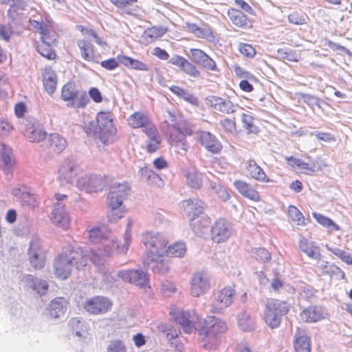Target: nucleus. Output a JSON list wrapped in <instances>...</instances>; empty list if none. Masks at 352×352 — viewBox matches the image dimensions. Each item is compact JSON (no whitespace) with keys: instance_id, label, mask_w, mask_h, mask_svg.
<instances>
[{"instance_id":"f257e3e1","label":"nucleus","mask_w":352,"mask_h":352,"mask_svg":"<svg viewBox=\"0 0 352 352\" xmlns=\"http://www.w3.org/2000/svg\"><path fill=\"white\" fill-rule=\"evenodd\" d=\"M142 242L146 248L148 259L155 265L152 267L154 272L164 273L168 270L164 263L167 241L160 234L146 232L142 235Z\"/></svg>"},{"instance_id":"f03ea898","label":"nucleus","mask_w":352,"mask_h":352,"mask_svg":"<svg viewBox=\"0 0 352 352\" xmlns=\"http://www.w3.org/2000/svg\"><path fill=\"white\" fill-rule=\"evenodd\" d=\"M132 221L129 220L127 229L124 234V244L122 246L118 245L117 241L111 236L106 242H102L101 246L96 250H91V261L99 265L103 263L104 260L111 256L114 253L126 254L131 241V226Z\"/></svg>"},{"instance_id":"7ed1b4c3","label":"nucleus","mask_w":352,"mask_h":352,"mask_svg":"<svg viewBox=\"0 0 352 352\" xmlns=\"http://www.w3.org/2000/svg\"><path fill=\"white\" fill-rule=\"evenodd\" d=\"M227 329L225 321L214 316H208L199 331L204 342V347L207 349L216 347L219 342V334L226 332Z\"/></svg>"},{"instance_id":"20e7f679","label":"nucleus","mask_w":352,"mask_h":352,"mask_svg":"<svg viewBox=\"0 0 352 352\" xmlns=\"http://www.w3.org/2000/svg\"><path fill=\"white\" fill-rule=\"evenodd\" d=\"M290 308V305L286 301L269 298L263 310V319L270 329H277L280 326L282 316L287 315Z\"/></svg>"},{"instance_id":"39448f33","label":"nucleus","mask_w":352,"mask_h":352,"mask_svg":"<svg viewBox=\"0 0 352 352\" xmlns=\"http://www.w3.org/2000/svg\"><path fill=\"white\" fill-rule=\"evenodd\" d=\"M172 129L168 138L170 144L186 151L188 144L186 137L193 134V125L187 120L181 119L172 125Z\"/></svg>"},{"instance_id":"423d86ee","label":"nucleus","mask_w":352,"mask_h":352,"mask_svg":"<svg viewBox=\"0 0 352 352\" xmlns=\"http://www.w3.org/2000/svg\"><path fill=\"white\" fill-rule=\"evenodd\" d=\"M236 294L234 285L225 286L214 293V298L210 306L212 313L221 314L234 302Z\"/></svg>"},{"instance_id":"0eeeda50","label":"nucleus","mask_w":352,"mask_h":352,"mask_svg":"<svg viewBox=\"0 0 352 352\" xmlns=\"http://www.w3.org/2000/svg\"><path fill=\"white\" fill-rule=\"evenodd\" d=\"M60 98L67 102V106L76 109L84 108L88 102L86 93L78 91L75 84L72 82L66 83L63 86Z\"/></svg>"},{"instance_id":"6e6552de","label":"nucleus","mask_w":352,"mask_h":352,"mask_svg":"<svg viewBox=\"0 0 352 352\" xmlns=\"http://www.w3.org/2000/svg\"><path fill=\"white\" fill-rule=\"evenodd\" d=\"M98 133L103 144H107L109 138L116 133L113 113L111 111H100L96 116Z\"/></svg>"},{"instance_id":"1a4fd4ad","label":"nucleus","mask_w":352,"mask_h":352,"mask_svg":"<svg viewBox=\"0 0 352 352\" xmlns=\"http://www.w3.org/2000/svg\"><path fill=\"white\" fill-rule=\"evenodd\" d=\"M62 252L63 256H65L72 267H75L78 270L85 267L87 265L88 261H91V252L87 254L80 248L68 245L63 248Z\"/></svg>"},{"instance_id":"9d476101","label":"nucleus","mask_w":352,"mask_h":352,"mask_svg":"<svg viewBox=\"0 0 352 352\" xmlns=\"http://www.w3.org/2000/svg\"><path fill=\"white\" fill-rule=\"evenodd\" d=\"M118 276L124 282L135 284L144 289L145 292H151V287L148 285V275L142 271L124 270L118 274Z\"/></svg>"},{"instance_id":"9b49d317","label":"nucleus","mask_w":352,"mask_h":352,"mask_svg":"<svg viewBox=\"0 0 352 352\" xmlns=\"http://www.w3.org/2000/svg\"><path fill=\"white\" fill-rule=\"evenodd\" d=\"M232 232L231 223L224 218H219L211 228V239L216 243H224L231 236Z\"/></svg>"},{"instance_id":"f8f14e48","label":"nucleus","mask_w":352,"mask_h":352,"mask_svg":"<svg viewBox=\"0 0 352 352\" xmlns=\"http://www.w3.org/2000/svg\"><path fill=\"white\" fill-rule=\"evenodd\" d=\"M112 302L107 297L96 296L87 299L83 308L88 313L93 315L104 314L111 310Z\"/></svg>"},{"instance_id":"ddd939ff","label":"nucleus","mask_w":352,"mask_h":352,"mask_svg":"<svg viewBox=\"0 0 352 352\" xmlns=\"http://www.w3.org/2000/svg\"><path fill=\"white\" fill-rule=\"evenodd\" d=\"M28 254V261L34 270H41L45 266L47 252L40 241H32Z\"/></svg>"},{"instance_id":"4468645a","label":"nucleus","mask_w":352,"mask_h":352,"mask_svg":"<svg viewBox=\"0 0 352 352\" xmlns=\"http://www.w3.org/2000/svg\"><path fill=\"white\" fill-rule=\"evenodd\" d=\"M169 314L173 316L174 321L181 326L184 333H190L195 329L197 319V316L195 313L191 314L189 311L172 307Z\"/></svg>"},{"instance_id":"2eb2a0df","label":"nucleus","mask_w":352,"mask_h":352,"mask_svg":"<svg viewBox=\"0 0 352 352\" xmlns=\"http://www.w3.org/2000/svg\"><path fill=\"white\" fill-rule=\"evenodd\" d=\"M127 124L133 129H142L146 133L149 130L157 127L152 122L149 115L144 111H138L131 113L126 120Z\"/></svg>"},{"instance_id":"dca6fc26","label":"nucleus","mask_w":352,"mask_h":352,"mask_svg":"<svg viewBox=\"0 0 352 352\" xmlns=\"http://www.w3.org/2000/svg\"><path fill=\"white\" fill-rule=\"evenodd\" d=\"M50 219L51 223L58 228L67 230L70 228L71 217L64 205L54 204Z\"/></svg>"},{"instance_id":"f3484780","label":"nucleus","mask_w":352,"mask_h":352,"mask_svg":"<svg viewBox=\"0 0 352 352\" xmlns=\"http://www.w3.org/2000/svg\"><path fill=\"white\" fill-rule=\"evenodd\" d=\"M207 104L222 114H232L236 111V106L229 99L216 96H210L206 98Z\"/></svg>"},{"instance_id":"a211bd4d","label":"nucleus","mask_w":352,"mask_h":352,"mask_svg":"<svg viewBox=\"0 0 352 352\" xmlns=\"http://www.w3.org/2000/svg\"><path fill=\"white\" fill-rule=\"evenodd\" d=\"M23 134L32 142H39L47 137V133L43 126L36 120L27 122L23 129Z\"/></svg>"},{"instance_id":"6ab92c4d","label":"nucleus","mask_w":352,"mask_h":352,"mask_svg":"<svg viewBox=\"0 0 352 352\" xmlns=\"http://www.w3.org/2000/svg\"><path fill=\"white\" fill-rule=\"evenodd\" d=\"M209 287V277L206 274L197 272L193 274L190 287V294L192 296L199 297L204 294Z\"/></svg>"},{"instance_id":"aec40b11","label":"nucleus","mask_w":352,"mask_h":352,"mask_svg":"<svg viewBox=\"0 0 352 352\" xmlns=\"http://www.w3.org/2000/svg\"><path fill=\"white\" fill-rule=\"evenodd\" d=\"M190 58L205 69L212 72L219 71L215 61L204 51L200 49L192 48L190 50Z\"/></svg>"},{"instance_id":"412c9836","label":"nucleus","mask_w":352,"mask_h":352,"mask_svg":"<svg viewBox=\"0 0 352 352\" xmlns=\"http://www.w3.org/2000/svg\"><path fill=\"white\" fill-rule=\"evenodd\" d=\"M197 140L208 151L217 154L222 150V144L215 135L208 131L198 133Z\"/></svg>"},{"instance_id":"4be33fe9","label":"nucleus","mask_w":352,"mask_h":352,"mask_svg":"<svg viewBox=\"0 0 352 352\" xmlns=\"http://www.w3.org/2000/svg\"><path fill=\"white\" fill-rule=\"evenodd\" d=\"M77 46L80 51L82 59L90 63H98L100 54H96L94 45L87 39H80L77 41Z\"/></svg>"},{"instance_id":"5701e85b","label":"nucleus","mask_w":352,"mask_h":352,"mask_svg":"<svg viewBox=\"0 0 352 352\" xmlns=\"http://www.w3.org/2000/svg\"><path fill=\"white\" fill-rule=\"evenodd\" d=\"M234 186L243 197L255 203L261 201L260 192L250 183L239 179L234 182Z\"/></svg>"},{"instance_id":"b1692460","label":"nucleus","mask_w":352,"mask_h":352,"mask_svg":"<svg viewBox=\"0 0 352 352\" xmlns=\"http://www.w3.org/2000/svg\"><path fill=\"white\" fill-rule=\"evenodd\" d=\"M299 316L302 322L305 323L317 322L325 318L324 309L317 305H310L304 308Z\"/></svg>"},{"instance_id":"393cba45","label":"nucleus","mask_w":352,"mask_h":352,"mask_svg":"<svg viewBox=\"0 0 352 352\" xmlns=\"http://www.w3.org/2000/svg\"><path fill=\"white\" fill-rule=\"evenodd\" d=\"M182 208L189 219L193 221L203 213L204 206L201 200L189 199L182 201Z\"/></svg>"},{"instance_id":"a878e982","label":"nucleus","mask_w":352,"mask_h":352,"mask_svg":"<svg viewBox=\"0 0 352 352\" xmlns=\"http://www.w3.org/2000/svg\"><path fill=\"white\" fill-rule=\"evenodd\" d=\"M169 62L170 64L179 67L184 74L190 77L198 78L200 76V72L196 65L181 56L175 55L173 56Z\"/></svg>"},{"instance_id":"bb28decb","label":"nucleus","mask_w":352,"mask_h":352,"mask_svg":"<svg viewBox=\"0 0 352 352\" xmlns=\"http://www.w3.org/2000/svg\"><path fill=\"white\" fill-rule=\"evenodd\" d=\"M72 266L63 252L54 261V273L56 278L62 280L67 278L72 273Z\"/></svg>"},{"instance_id":"cd10ccee","label":"nucleus","mask_w":352,"mask_h":352,"mask_svg":"<svg viewBox=\"0 0 352 352\" xmlns=\"http://www.w3.org/2000/svg\"><path fill=\"white\" fill-rule=\"evenodd\" d=\"M42 82L45 91L49 94H53L56 90L57 75L50 66H46L41 72Z\"/></svg>"},{"instance_id":"c85d7f7f","label":"nucleus","mask_w":352,"mask_h":352,"mask_svg":"<svg viewBox=\"0 0 352 352\" xmlns=\"http://www.w3.org/2000/svg\"><path fill=\"white\" fill-rule=\"evenodd\" d=\"M103 185L102 179L98 176L84 177L78 181L79 188L89 193L101 190Z\"/></svg>"},{"instance_id":"c756f323","label":"nucleus","mask_w":352,"mask_h":352,"mask_svg":"<svg viewBox=\"0 0 352 352\" xmlns=\"http://www.w3.org/2000/svg\"><path fill=\"white\" fill-rule=\"evenodd\" d=\"M186 28L187 30L195 34L197 37L212 42L215 40L216 36L212 29L206 25L205 27H199L196 23L186 22Z\"/></svg>"},{"instance_id":"7c9ffc66","label":"nucleus","mask_w":352,"mask_h":352,"mask_svg":"<svg viewBox=\"0 0 352 352\" xmlns=\"http://www.w3.org/2000/svg\"><path fill=\"white\" fill-rule=\"evenodd\" d=\"M185 178L188 187L199 189L203 185L204 174L200 172L195 166H190L185 170Z\"/></svg>"},{"instance_id":"2f4dec72","label":"nucleus","mask_w":352,"mask_h":352,"mask_svg":"<svg viewBox=\"0 0 352 352\" xmlns=\"http://www.w3.org/2000/svg\"><path fill=\"white\" fill-rule=\"evenodd\" d=\"M245 170L249 177L263 183L272 182L263 169L254 160H250L245 163Z\"/></svg>"},{"instance_id":"473e14b6","label":"nucleus","mask_w":352,"mask_h":352,"mask_svg":"<svg viewBox=\"0 0 352 352\" xmlns=\"http://www.w3.org/2000/svg\"><path fill=\"white\" fill-rule=\"evenodd\" d=\"M45 146L52 152L59 154L67 146L66 139L58 133H52L49 135L45 142Z\"/></svg>"},{"instance_id":"72a5a7b5","label":"nucleus","mask_w":352,"mask_h":352,"mask_svg":"<svg viewBox=\"0 0 352 352\" xmlns=\"http://www.w3.org/2000/svg\"><path fill=\"white\" fill-rule=\"evenodd\" d=\"M80 169L76 163L66 160L58 170L59 177L66 182H72L79 174Z\"/></svg>"},{"instance_id":"f704fd0d","label":"nucleus","mask_w":352,"mask_h":352,"mask_svg":"<svg viewBox=\"0 0 352 352\" xmlns=\"http://www.w3.org/2000/svg\"><path fill=\"white\" fill-rule=\"evenodd\" d=\"M227 14L232 24L240 28H250L252 27L251 21L241 10L230 8L228 10Z\"/></svg>"},{"instance_id":"c9c22d12","label":"nucleus","mask_w":352,"mask_h":352,"mask_svg":"<svg viewBox=\"0 0 352 352\" xmlns=\"http://www.w3.org/2000/svg\"><path fill=\"white\" fill-rule=\"evenodd\" d=\"M293 346L296 352L311 351V342L310 337L302 333L299 327L296 329L293 340Z\"/></svg>"},{"instance_id":"e433bc0d","label":"nucleus","mask_w":352,"mask_h":352,"mask_svg":"<svg viewBox=\"0 0 352 352\" xmlns=\"http://www.w3.org/2000/svg\"><path fill=\"white\" fill-rule=\"evenodd\" d=\"M166 32L167 29L162 27L153 26L147 28L142 35L140 42L147 46L162 37Z\"/></svg>"},{"instance_id":"4c0bfd02","label":"nucleus","mask_w":352,"mask_h":352,"mask_svg":"<svg viewBox=\"0 0 352 352\" xmlns=\"http://www.w3.org/2000/svg\"><path fill=\"white\" fill-rule=\"evenodd\" d=\"M298 245L300 250L310 258L317 261L321 258L320 248L314 241L303 238L299 241Z\"/></svg>"},{"instance_id":"58836bf2","label":"nucleus","mask_w":352,"mask_h":352,"mask_svg":"<svg viewBox=\"0 0 352 352\" xmlns=\"http://www.w3.org/2000/svg\"><path fill=\"white\" fill-rule=\"evenodd\" d=\"M285 160L292 168H298L304 173L310 174L316 171L315 163L313 161L305 162L293 156L286 157Z\"/></svg>"},{"instance_id":"ea45409f","label":"nucleus","mask_w":352,"mask_h":352,"mask_svg":"<svg viewBox=\"0 0 352 352\" xmlns=\"http://www.w3.org/2000/svg\"><path fill=\"white\" fill-rule=\"evenodd\" d=\"M67 304V301L62 297L56 298L52 300L47 308L50 317L57 318L64 315Z\"/></svg>"},{"instance_id":"a19ab883","label":"nucleus","mask_w":352,"mask_h":352,"mask_svg":"<svg viewBox=\"0 0 352 352\" xmlns=\"http://www.w3.org/2000/svg\"><path fill=\"white\" fill-rule=\"evenodd\" d=\"M144 134L148 137L145 147L146 151L150 154L155 153L160 148L162 141L157 128L149 130Z\"/></svg>"},{"instance_id":"79ce46f5","label":"nucleus","mask_w":352,"mask_h":352,"mask_svg":"<svg viewBox=\"0 0 352 352\" xmlns=\"http://www.w3.org/2000/svg\"><path fill=\"white\" fill-rule=\"evenodd\" d=\"M126 213L125 207L122 200H109L107 217L111 221H116L122 218Z\"/></svg>"},{"instance_id":"37998d69","label":"nucleus","mask_w":352,"mask_h":352,"mask_svg":"<svg viewBox=\"0 0 352 352\" xmlns=\"http://www.w3.org/2000/svg\"><path fill=\"white\" fill-rule=\"evenodd\" d=\"M141 176L147 181L148 184L154 188H162L164 186L163 179L155 171L147 167L140 169Z\"/></svg>"},{"instance_id":"c03bdc74","label":"nucleus","mask_w":352,"mask_h":352,"mask_svg":"<svg viewBox=\"0 0 352 352\" xmlns=\"http://www.w3.org/2000/svg\"><path fill=\"white\" fill-rule=\"evenodd\" d=\"M111 231L100 227H94L89 230V238L93 243L106 242L111 236Z\"/></svg>"},{"instance_id":"a18cd8bd","label":"nucleus","mask_w":352,"mask_h":352,"mask_svg":"<svg viewBox=\"0 0 352 352\" xmlns=\"http://www.w3.org/2000/svg\"><path fill=\"white\" fill-rule=\"evenodd\" d=\"M169 90L179 98L184 99L187 102L197 106L199 104L198 98L192 94L189 93L185 89L177 85H172L169 87Z\"/></svg>"},{"instance_id":"49530a36","label":"nucleus","mask_w":352,"mask_h":352,"mask_svg":"<svg viewBox=\"0 0 352 352\" xmlns=\"http://www.w3.org/2000/svg\"><path fill=\"white\" fill-rule=\"evenodd\" d=\"M130 191V187L126 182L111 186L109 192V200H122L124 199Z\"/></svg>"},{"instance_id":"de8ad7c7","label":"nucleus","mask_w":352,"mask_h":352,"mask_svg":"<svg viewBox=\"0 0 352 352\" xmlns=\"http://www.w3.org/2000/svg\"><path fill=\"white\" fill-rule=\"evenodd\" d=\"M186 253V245L182 241H177L166 247L165 256L183 257Z\"/></svg>"},{"instance_id":"09e8293b","label":"nucleus","mask_w":352,"mask_h":352,"mask_svg":"<svg viewBox=\"0 0 352 352\" xmlns=\"http://www.w3.org/2000/svg\"><path fill=\"white\" fill-rule=\"evenodd\" d=\"M287 213L289 219L297 226H305L309 222V219H305L303 214L294 206H289Z\"/></svg>"},{"instance_id":"8fccbe9b","label":"nucleus","mask_w":352,"mask_h":352,"mask_svg":"<svg viewBox=\"0 0 352 352\" xmlns=\"http://www.w3.org/2000/svg\"><path fill=\"white\" fill-rule=\"evenodd\" d=\"M25 280L30 287L36 290L41 295L45 294L48 290V284L45 280H39L32 275H28L25 276Z\"/></svg>"},{"instance_id":"3c124183","label":"nucleus","mask_w":352,"mask_h":352,"mask_svg":"<svg viewBox=\"0 0 352 352\" xmlns=\"http://www.w3.org/2000/svg\"><path fill=\"white\" fill-rule=\"evenodd\" d=\"M313 217L322 226L327 228L329 231H339L340 227L336 224L331 219L318 212H312Z\"/></svg>"},{"instance_id":"603ef678","label":"nucleus","mask_w":352,"mask_h":352,"mask_svg":"<svg viewBox=\"0 0 352 352\" xmlns=\"http://www.w3.org/2000/svg\"><path fill=\"white\" fill-rule=\"evenodd\" d=\"M68 326L73 333H75L76 335L80 337L82 336L88 330L87 325L85 321L78 318L70 319Z\"/></svg>"},{"instance_id":"864d4df0","label":"nucleus","mask_w":352,"mask_h":352,"mask_svg":"<svg viewBox=\"0 0 352 352\" xmlns=\"http://www.w3.org/2000/svg\"><path fill=\"white\" fill-rule=\"evenodd\" d=\"M50 43L41 42L37 45L36 50L43 57L48 60H55L57 55L55 50L51 47Z\"/></svg>"},{"instance_id":"5fc2aeb1","label":"nucleus","mask_w":352,"mask_h":352,"mask_svg":"<svg viewBox=\"0 0 352 352\" xmlns=\"http://www.w3.org/2000/svg\"><path fill=\"white\" fill-rule=\"evenodd\" d=\"M21 203L23 207H26L31 210H34L37 208L39 204V201L36 196L28 192L22 193L21 196Z\"/></svg>"},{"instance_id":"6e6d98bb","label":"nucleus","mask_w":352,"mask_h":352,"mask_svg":"<svg viewBox=\"0 0 352 352\" xmlns=\"http://www.w3.org/2000/svg\"><path fill=\"white\" fill-rule=\"evenodd\" d=\"M254 118L250 113H243L241 115V122L243 127L248 133H256L258 132V128L254 124Z\"/></svg>"},{"instance_id":"4d7b16f0","label":"nucleus","mask_w":352,"mask_h":352,"mask_svg":"<svg viewBox=\"0 0 352 352\" xmlns=\"http://www.w3.org/2000/svg\"><path fill=\"white\" fill-rule=\"evenodd\" d=\"M325 248L344 263L348 265H352V255L349 252L338 248L330 247L329 245H326Z\"/></svg>"},{"instance_id":"13d9d810","label":"nucleus","mask_w":352,"mask_h":352,"mask_svg":"<svg viewBox=\"0 0 352 352\" xmlns=\"http://www.w3.org/2000/svg\"><path fill=\"white\" fill-rule=\"evenodd\" d=\"M278 54L283 58L291 62H298L300 58V53L289 48H280Z\"/></svg>"},{"instance_id":"bf43d9fd","label":"nucleus","mask_w":352,"mask_h":352,"mask_svg":"<svg viewBox=\"0 0 352 352\" xmlns=\"http://www.w3.org/2000/svg\"><path fill=\"white\" fill-rule=\"evenodd\" d=\"M252 253L255 259L261 263L269 262L272 258L270 252L264 248H254Z\"/></svg>"},{"instance_id":"052dcab7","label":"nucleus","mask_w":352,"mask_h":352,"mask_svg":"<svg viewBox=\"0 0 352 352\" xmlns=\"http://www.w3.org/2000/svg\"><path fill=\"white\" fill-rule=\"evenodd\" d=\"M220 125L221 129L226 133H234L236 131V118H226L220 121Z\"/></svg>"},{"instance_id":"680f3d73","label":"nucleus","mask_w":352,"mask_h":352,"mask_svg":"<svg viewBox=\"0 0 352 352\" xmlns=\"http://www.w3.org/2000/svg\"><path fill=\"white\" fill-rule=\"evenodd\" d=\"M238 50L244 57L248 58H252L256 54L255 48L248 43H240L238 45Z\"/></svg>"},{"instance_id":"e2e57ef3","label":"nucleus","mask_w":352,"mask_h":352,"mask_svg":"<svg viewBox=\"0 0 352 352\" xmlns=\"http://www.w3.org/2000/svg\"><path fill=\"white\" fill-rule=\"evenodd\" d=\"M159 329L164 334H165L168 340L175 339L178 336V331L175 328L169 325L163 324L160 325Z\"/></svg>"},{"instance_id":"0e129e2a","label":"nucleus","mask_w":352,"mask_h":352,"mask_svg":"<svg viewBox=\"0 0 352 352\" xmlns=\"http://www.w3.org/2000/svg\"><path fill=\"white\" fill-rule=\"evenodd\" d=\"M107 352H126V348L121 340H115L109 343Z\"/></svg>"},{"instance_id":"69168bd1","label":"nucleus","mask_w":352,"mask_h":352,"mask_svg":"<svg viewBox=\"0 0 352 352\" xmlns=\"http://www.w3.org/2000/svg\"><path fill=\"white\" fill-rule=\"evenodd\" d=\"M38 33L41 34V42L54 43L55 41L52 31L46 24H45Z\"/></svg>"},{"instance_id":"338daca9","label":"nucleus","mask_w":352,"mask_h":352,"mask_svg":"<svg viewBox=\"0 0 352 352\" xmlns=\"http://www.w3.org/2000/svg\"><path fill=\"white\" fill-rule=\"evenodd\" d=\"M13 34L12 25L10 23L0 24V37L6 41H9Z\"/></svg>"},{"instance_id":"774afa93","label":"nucleus","mask_w":352,"mask_h":352,"mask_svg":"<svg viewBox=\"0 0 352 352\" xmlns=\"http://www.w3.org/2000/svg\"><path fill=\"white\" fill-rule=\"evenodd\" d=\"M288 19L290 23L295 25H302L305 23L306 21L305 14L298 12H293L289 14Z\"/></svg>"}]
</instances>
